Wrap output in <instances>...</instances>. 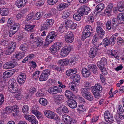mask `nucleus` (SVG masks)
Instances as JSON below:
<instances>
[{
    "instance_id": "nucleus-20",
    "label": "nucleus",
    "mask_w": 124,
    "mask_h": 124,
    "mask_svg": "<svg viewBox=\"0 0 124 124\" xmlns=\"http://www.w3.org/2000/svg\"><path fill=\"white\" fill-rule=\"evenodd\" d=\"M68 100L67 103L68 106L72 108H74L77 106V102L76 101L72 98Z\"/></svg>"
},
{
    "instance_id": "nucleus-37",
    "label": "nucleus",
    "mask_w": 124,
    "mask_h": 124,
    "mask_svg": "<svg viewBox=\"0 0 124 124\" xmlns=\"http://www.w3.org/2000/svg\"><path fill=\"white\" fill-rule=\"evenodd\" d=\"M65 94L69 99L73 98V96H74L73 93L70 90H66L65 92Z\"/></svg>"
},
{
    "instance_id": "nucleus-11",
    "label": "nucleus",
    "mask_w": 124,
    "mask_h": 124,
    "mask_svg": "<svg viewBox=\"0 0 124 124\" xmlns=\"http://www.w3.org/2000/svg\"><path fill=\"white\" fill-rule=\"evenodd\" d=\"M56 35L54 31H52L49 33L47 36L46 41L49 43H51L54 39L56 37Z\"/></svg>"
},
{
    "instance_id": "nucleus-60",
    "label": "nucleus",
    "mask_w": 124,
    "mask_h": 124,
    "mask_svg": "<svg viewBox=\"0 0 124 124\" xmlns=\"http://www.w3.org/2000/svg\"><path fill=\"white\" fill-rule=\"evenodd\" d=\"M117 18L119 20L124 21V13H119L118 15Z\"/></svg>"
},
{
    "instance_id": "nucleus-5",
    "label": "nucleus",
    "mask_w": 124,
    "mask_h": 124,
    "mask_svg": "<svg viewBox=\"0 0 124 124\" xmlns=\"http://www.w3.org/2000/svg\"><path fill=\"white\" fill-rule=\"evenodd\" d=\"M93 32V30L90 26L87 25L85 26L83 31L82 40H84L87 38L90 37L92 35Z\"/></svg>"
},
{
    "instance_id": "nucleus-12",
    "label": "nucleus",
    "mask_w": 124,
    "mask_h": 124,
    "mask_svg": "<svg viewBox=\"0 0 124 124\" xmlns=\"http://www.w3.org/2000/svg\"><path fill=\"white\" fill-rule=\"evenodd\" d=\"M65 41L68 43L72 42L74 40V36L73 33L71 31H69L65 34Z\"/></svg>"
},
{
    "instance_id": "nucleus-31",
    "label": "nucleus",
    "mask_w": 124,
    "mask_h": 124,
    "mask_svg": "<svg viewBox=\"0 0 124 124\" xmlns=\"http://www.w3.org/2000/svg\"><path fill=\"white\" fill-rule=\"evenodd\" d=\"M99 39V38H98L96 35H95L94 36L92 39V43L94 46H99V44L98 43Z\"/></svg>"
},
{
    "instance_id": "nucleus-6",
    "label": "nucleus",
    "mask_w": 124,
    "mask_h": 124,
    "mask_svg": "<svg viewBox=\"0 0 124 124\" xmlns=\"http://www.w3.org/2000/svg\"><path fill=\"white\" fill-rule=\"evenodd\" d=\"M91 12L90 8L85 5L82 6L78 10V12L82 16L84 15H87Z\"/></svg>"
},
{
    "instance_id": "nucleus-41",
    "label": "nucleus",
    "mask_w": 124,
    "mask_h": 124,
    "mask_svg": "<svg viewBox=\"0 0 124 124\" xmlns=\"http://www.w3.org/2000/svg\"><path fill=\"white\" fill-rule=\"evenodd\" d=\"M70 12L67 11H65L63 12L62 16L63 19H67L69 17L70 15Z\"/></svg>"
},
{
    "instance_id": "nucleus-57",
    "label": "nucleus",
    "mask_w": 124,
    "mask_h": 124,
    "mask_svg": "<svg viewBox=\"0 0 124 124\" xmlns=\"http://www.w3.org/2000/svg\"><path fill=\"white\" fill-rule=\"evenodd\" d=\"M45 22L51 27L54 23V21L53 19H49L46 20Z\"/></svg>"
},
{
    "instance_id": "nucleus-64",
    "label": "nucleus",
    "mask_w": 124,
    "mask_h": 124,
    "mask_svg": "<svg viewBox=\"0 0 124 124\" xmlns=\"http://www.w3.org/2000/svg\"><path fill=\"white\" fill-rule=\"evenodd\" d=\"M116 39V38H115V37H114L112 36L109 40V44L111 45L114 44L115 42Z\"/></svg>"
},
{
    "instance_id": "nucleus-16",
    "label": "nucleus",
    "mask_w": 124,
    "mask_h": 124,
    "mask_svg": "<svg viewBox=\"0 0 124 124\" xmlns=\"http://www.w3.org/2000/svg\"><path fill=\"white\" fill-rule=\"evenodd\" d=\"M26 79V75L21 73L17 78V81L20 84H22L24 83Z\"/></svg>"
},
{
    "instance_id": "nucleus-32",
    "label": "nucleus",
    "mask_w": 124,
    "mask_h": 124,
    "mask_svg": "<svg viewBox=\"0 0 124 124\" xmlns=\"http://www.w3.org/2000/svg\"><path fill=\"white\" fill-rule=\"evenodd\" d=\"M12 107V113L13 116L17 115L18 113V107L16 105H15Z\"/></svg>"
},
{
    "instance_id": "nucleus-48",
    "label": "nucleus",
    "mask_w": 124,
    "mask_h": 124,
    "mask_svg": "<svg viewBox=\"0 0 124 124\" xmlns=\"http://www.w3.org/2000/svg\"><path fill=\"white\" fill-rule=\"evenodd\" d=\"M28 47V45L26 44H23L21 45L20 47V49L21 50L26 51Z\"/></svg>"
},
{
    "instance_id": "nucleus-3",
    "label": "nucleus",
    "mask_w": 124,
    "mask_h": 124,
    "mask_svg": "<svg viewBox=\"0 0 124 124\" xmlns=\"http://www.w3.org/2000/svg\"><path fill=\"white\" fill-rule=\"evenodd\" d=\"M91 91L94 97L99 99L101 96L100 93L101 92L102 88L100 84H96L94 86L91 87Z\"/></svg>"
},
{
    "instance_id": "nucleus-26",
    "label": "nucleus",
    "mask_w": 124,
    "mask_h": 124,
    "mask_svg": "<svg viewBox=\"0 0 124 124\" xmlns=\"http://www.w3.org/2000/svg\"><path fill=\"white\" fill-rule=\"evenodd\" d=\"M69 87L74 93H76L78 92V89L76 88L75 84L73 82L70 83L69 84Z\"/></svg>"
},
{
    "instance_id": "nucleus-35",
    "label": "nucleus",
    "mask_w": 124,
    "mask_h": 124,
    "mask_svg": "<svg viewBox=\"0 0 124 124\" xmlns=\"http://www.w3.org/2000/svg\"><path fill=\"white\" fill-rule=\"evenodd\" d=\"M104 8V5L101 3L98 4L96 6L95 8V10L99 12H100L102 10H103Z\"/></svg>"
},
{
    "instance_id": "nucleus-17",
    "label": "nucleus",
    "mask_w": 124,
    "mask_h": 124,
    "mask_svg": "<svg viewBox=\"0 0 124 124\" xmlns=\"http://www.w3.org/2000/svg\"><path fill=\"white\" fill-rule=\"evenodd\" d=\"M64 99V96L62 94L56 95L54 96V101L57 104H59Z\"/></svg>"
},
{
    "instance_id": "nucleus-25",
    "label": "nucleus",
    "mask_w": 124,
    "mask_h": 124,
    "mask_svg": "<svg viewBox=\"0 0 124 124\" xmlns=\"http://www.w3.org/2000/svg\"><path fill=\"white\" fill-rule=\"evenodd\" d=\"M96 32L100 38H102L104 34V31L100 26L97 27Z\"/></svg>"
},
{
    "instance_id": "nucleus-1",
    "label": "nucleus",
    "mask_w": 124,
    "mask_h": 124,
    "mask_svg": "<svg viewBox=\"0 0 124 124\" xmlns=\"http://www.w3.org/2000/svg\"><path fill=\"white\" fill-rule=\"evenodd\" d=\"M7 26L11 27L9 33L10 37H12L18 31L20 27L19 23H15L14 19L10 18L8 20Z\"/></svg>"
},
{
    "instance_id": "nucleus-14",
    "label": "nucleus",
    "mask_w": 124,
    "mask_h": 124,
    "mask_svg": "<svg viewBox=\"0 0 124 124\" xmlns=\"http://www.w3.org/2000/svg\"><path fill=\"white\" fill-rule=\"evenodd\" d=\"M98 47L93 46L91 49L89 53V56L91 58H93L96 56L97 53L98 51Z\"/></svg>"
},
{
    "instance_id": "nucleus-21",
    "label": "nucleus",
    "mask_w": 124,
    "mask_h": 124,
    "mask_svg": "<svg viewBox=\"0 0 124 124\" xmlns=\"http://www.w3.org/2000/svg\"><path fill=\"white\" fill-rule=\"evenodd\" d=\"M81 72L83 76L85 77H88L91 74V72L90 70L86 68H83L81 70Z\"/></svg>"
},
{
    "instance_id": "nucleus-33",
    "label": "nucleus",
    "mask_w": 124,
    "mask_h": 124,
    "mask_svg": "<svg viewBox=\"0 0 124 124\" xmlns=\"http://www.w3.org/2000/svg\"><path fill=\"white\" fill-rule=\"evenodd\" d=\"M77 70L76 68L69 69L66 71V74L68 76H70L72 74H74L77 72Z\"/></svg>"
},
{
    "instance_id": "nucleus-45",
    "label": "nucleus",
    "mask_w": 124,
    "mask_h": 124,
    "mask_svg": "<svg viewBox=\"0 0 124 124\" xmlns=\"http://www.w3.org/2000/svg\"><path fill=\"white\" fill-rule=\"evenodd\" d=\"M39 102L40 104L44 106L46 105L47 104V100L44 98L40 99L39 100Z\"/></svg>"
},
{
    "instance_id": "nucleus-53",
    "label": "nucleus",
    "mask_w": 124,
    "mask_h": 124,
    "mask_svg": "<svg viewBox=\"0 0 124 124\" xmlns=\"http://www.w3.org/2000/svg\"><path fill=\"white\" fill-rule=\"evenodd\" d=\"M14 49L8 46L7 50L5 52V54L7 55H9L14 51Z\"/></svg>"
},
{
    "instance_id": "nucleus-55",
    "label": "nucleus",
    "mask_w": 124,
    "mask_h": 124,
    "mask_svg": "<svg viewBox=\"0 0 124 124\" xmlns=\"http://www.w3.org/2000/svg\"><path fill=\"white\" fill-rule=\"evenodd\" d=\"M117 44L120 46L123 45L124 43V40L121 37H118L117 38Z\"/></svg>"
},
{
    "instance_id": "nucleus-42",
    "label": "nucleus",
    "mask_w": 124,
    "mask_h": 124,
    "mask_svg": "<svg viewBox=\"0 0 124 124\" xmlns=\"http://www.w3.org/2000/svg\"><path fill=\"white\" fill-rule=\"evenodd\" d=\"M78 61V58L75 57H71L69 60L70 63L71 64H74L75 63L77 62Z\"/></svg>"
},
{
    "instance_id": "nucleus-39",
    "label": "nucleus",
    "mask_w": 124,
    "mask_h": 124,
    "mask_svg": "<svg viewBox=\"0 0 124 124\" xmlns=\"http://www.w3.org/2000/svg\"><path fill=\"white\" fill-rule=\"evenodd\" d=\"M36 91V89L34 87L31 88L29 90L28 93L27 95V97L28 98H30L32 95Z\"/></svg>"
},
{
    "instance_id": "nucleus-62",
    "label": "nucleus",
    "mask_w": 124,
    "mask_h": 124,
    "mask_svg": "<svg viewBox=\"0 0 124 124\" xmlns=\"http://www.w3.org/2000/svg\"><path fill=\"white\" fill-rule=\"evenodd\" d=\"M8 71H5L3 73V77L4 78H9L11 76Z\"/></svg>"
},
{
    "instance_id": "nucleus-58",
    "label": "nucleus",
    "mask_w": 124,
    "mask_h": 124,
    "mask_svg": "<svg viewBox=\"0 0 124 124\" xmlns=\"http://www.w3.org/2000/svg\"><path fill=\"white\" fill-rule=\"evenodd\" d=\"M61 108L64 113H68L69 111L68 108L67 107L63 105H61L60 106Z\"/></svg>"
},
{
    "instance_id": "nucleus-15",
    "label": "nucleus",
    "mask_w": 124,
    "mask_h": 124,
    "mask_svg": "<svg viewBox=\"0 0 124 124\" xmlns=\"http://www.w3.org/2000/svg\"><path fill=\"white\" fill-rule=\"evenodd\" d=\"M24 117L33 124H38V121L36 119L35 117L33 115H25Z\"/></svg>"
},
{
    "instance_id": "nucleus-61",
    "label": "nucleus",
    "mask_w": 124,
    "mask_h": 124,
    "mask_svg": "<svg viewBox=\"0 0 124 124\" xmlns=\"http://www.w3.org/2000/svg\"><path fill=\"white\" fill-rule=\"evenodd\" d=\"M8 13V10L7 8L3 9L1 10V15L3 16L7 15Z\"/></svg>"
},
{
    "instance_id": "nucleus-36",
    "label": "nucleus",
    "mask_w": 124,
    "mask_h": 124,
    "mask_svg": "<svg viewBox=\"0 0 124 124\" xmlns=\"http://www.w3.org/2000/svg\"><path fill=\"white\" fill-rule=\"evenodd\" d=\"M117 6L119 11H123L124 9V2L123 1L119 2L118 3Z\"/></svg>"
},
{
    "instance_id": "nucleus-28",
    "label": "nucleus",
    "mask_w": 124,
    "mask_h": 124,
    "mask_svg": "<svg viewBox=\"0 0 124 124\" xmlns=\"http://www.w3.org/2000/svg\"><path fill=\"white\" fill-rule=\"evenodd\" d=\"M69 62V60L67 59L60 60L58 62L59 64L62 66H66Z\"/></svg>"
},
{
    "instance_id": "nucleus-19",
    "label": "nucleus",
    "mask_w": 124,
    "mask_h": 124,
    "mask_svg": "<svg viewBox=\"0 0 124 124\" xmlns=\"http://www.w3.org/2000/svg\"><path fill=\"white\" fill-rule=\"evenodd\" d=\"M24 29L28 32H30L34 31V28L35 25L34 24L31 25L29 23H26Z\"/></svg>"
},
{
    "instance_id": "nucleus-51",
    "label": "nucleus",
    "mask_w": 124,
    "mask_h": 124,
    "mask_svg": "<svg viewBox=\"0 0 124 124\" xmlns=\"http://www.w3.org/2000/svg\"><path fill=\"white\" fill-rule=\"evenodd\" d=\"M106 28L108 30H109L112 28L111 24V21L109 20H108L107 21L106 24Z\"/></svg>"
},
{
    "instance_id": "nucleus-10",
    "label": "nucleus",
    "mask_w": 124,
    "mask_h": 124,
    "mask_svg": "<svg viewBox=\"0 0 124 124\" xmlns=\"http://www.w3.org/2000/svg\"><path fill=\"white\" fill-rule=\"evenodd\" d=\"M48 91L51 94L54 95L61 92L62 90L61 88L57 86H54L49 88Z\"/></svg>"
},
{
    "instance_id": "nucleus-49",
    "label": "nucleus",
    "mask_w": 124,
    "mask_h": 124,
    "mask_svg": "<svg viewBox=\"0 0 124 124\" xmlns=\"http://www.w3.org/2000/svg\"><path fill=\"white\" fill-rule=\"evenodd\" d=\"M68 5L67 3H63L60 4L58 6L59 8L61 10H62L68 7Z\"/></svg>"
},
{
    "instance_id": "nucleus-40",
    "label": "nucleus",
    "mask_w": 124,
    "mask_h": 124,
    "mask_svg": "<svg viewBox=\"0 0 124 124\" xmlns=\"http://www.w3.org/2000/svg\"><path fill=\"white\" fill-rule=\"evenodd\" d=\"M89 89L85 88H83L81 89V94L83 97L88 93L89 92L88 90Z\"/></svg>"
},
{
    "instance_id": "nucleus-9",
    "label": "nucleus",
    "mask_w": 124,
    "mask_h": 124,
    "mask_svg": "<svg viewBox=\"0 0 124 124\" xmlns=\"http://www.w3.org/2000/svg\"><path fill=\"white\" fill-rule=\"evenodd\" d=\"M72 47L69 45H67L64 47L62 49L60 55L62 56L67 55L71 50Z\"/></svg>"
},
{
    "instance_id": "nucleus-38",
    "label": "nucleus",
    "mask_w": 124,
    "mask_h": 124,
    "mask_svg": "<svg viewBox=\"0 0 124 124\" xmlns=\"http://www.w3.org/2000/svg\"><path fill=\"white\" fill-rule=\"evenodd\" d=\"M67 121L65 122V123H61V124H73L74 122V120L69 115L67 116Z\"/></svg>"
},
{
    "instance_id": "nucleus-29",
    "label": "nucleus",
    "mask_w": 124,
    "mask_h": 124,
    "mask_svg": "<svg viewBox=\"0 0 124 124\" xmlns=\"http://www.w3.org/2000/svg\"><path fill=\"white\" fill-rule=\"evenodd\" d=\"M70 78L74 82H78L80 79V77L79 75L75 74L72 75Z\"/></svg>"
},
{
    "instance_id": "nucleus-30",
    "label": "nucleus",
    "mask_w": 124,
    "mask_h": 124,
    "mask_svg": "<svg viewBox=\"0 0 124 124\" xmlns=\"http://www.w3.org/2000/svg\"><path fill=\"white\" fill-rule=\"evenodd\" d=\"M33 16L34 15L33 13L28 15L27 16V19L25 20V23H30L33 20Z\"/></svg>"
},
{
    "instance_id": "nucleus-34",
    "label": "nucleus",
    "mask_w": 124,
    "mask_h": 124,
    "mask_svg": "<svg viewBox=\"0 0 124 124\" xmlns=\"http://www.w3.org/2000/svg\"><path fill=\"white\" fill-rule=\"evenodd\" d=\"M37 109L36 107H33L31 110V112L36 115L38 119H39L41 118V116L39 115L40 114V113L37 111Z\"/></svg>"
},
{
    "instance_id": "nucleus-22",
    "label": "nucleus",
    "mask_w": 124,
    "mask_h": 124,
    "mask_svg": "<svg viewBox=\"0 0 124 124\" xmlns=\"http://www.w3.org/2000/svg\"><path fill=\"white\" fill-rule=\"evenodd\" d=\"M27 2V0H18L16 2V5L18 8L23 7Z\"/></svg>"
},
{
    "instance_id": "nucleus-27",
    "label": "nucleus",
    "mask_w": 124,
    "mask_h": 124,
    "mask_svg": "<svg viewBox=\"0 0 124 124\" xmlns=\"http://www.w3.org/2000/svg\"><path fill=\"white\" fill-rule=\"evenodd\" d=\"M42 38L41 37H37L36 39L34 40V42L38 47H40L43 43V40L41 39Z\"/></svg>"
},
{
    "instance_id": "nucleus-8",
    "label": "nucleus",
    "mask_w": 124,
    "mask_h": 124,
    "mask_svg": "<svg viewBox=\"0 0 124 124\" xmlns=\"http://www.w3.org/2000/svg\"><path fill=\"white\" fill-rule=\"evenodd\" d=\"M50 70L48 69L44 70L39 78V80L41 81L46 80L48 78V76L50 75Z\"/></svg>"
},
{
    "instance_id": "nucleus-7",
    "label": "nucleus",
    "mask_w": 124,
    "mask_h": 124,
    "mask_svg": "<svg viewBox=\"0 0 124 124\" xmlns=\"http://www.w3.org/2000/svg\"><path fill=\"white\" fill-rule=\"evenodd\" d=\"M62 44V42L55 43L50 47V50L52 53H55L61 48Z\"/></svg>"
},
{
    "instance_id": "nucleus-46",
    "label": "nucleus",
    "mask_w": 124,
    "mask_h": 124,
    "mask_svg": "<svg viewBox=\"0 0 124 124\" xmlns=\"http://www.w3.org/2000/svg\"><path fill=\"white\" fill-rule=\"evenodd\" d=\"M8 43V39H5L1 40L0 42V44L1 45L4 46L7 45Z\"/></svg>"
},
{
    "instance_id": "nucleus-23",
    "label": "nucleus",
    "mask_w": 124,
    "mask_h": 124,
    "mask_svg": "<svg viewBox=\"0 0 124 124\" xmlns=\"http://www.w3.org/2000/svg\"><path fill=\"white\" fill-rule=\"evenodd\" d=\"M88 69L95 74L98 73V68L96 65L94 64H90L88 66Z\"/></svg>"
},
{
    "instance_id": "nucleus-59",
    "label": "nucleus",
    "mask_w": 124,
    "mask_h": 124,
    "mask_svg": "<svg viewBox=\"0 0 124 124\" xmlns=\"http://www.w3.org/2000/svg\"><path fill=\"white\" fill-rule=\"evenodd\" d=\"M40 73V71H37L33 73V77L35 79H37L39 78V74Z\"/></svg>"
},
{
    "instance_id": "nucleus-52",
    "label": "nucleus",
    "mask_w": 124,
    "mask_h": 124,
    "mask_svg": "<svg viewBox=\"0 0 124 124\" xmlns=\"http://www.w3.org/2000/svg\"><path fill=\"white\" fill-rule=\"evenodd\" d=\"M80 15L79 14H75L73 15V18L77 21H79L81 18Z\"/></svg>"
},
{
    "instance_id": "nucleus-54",
    "label": "nucleus",
    "mask_w": 124,
    "mask_h": 124,
    "mask_svg": "<svg viewBox=\"0 0 124 124\" xmlns=\"http://www.w3.org/2000/svg\"><path fill=\"white\" fill-rule=\"evenodd\" d=\"M13 58L12 60L13 61H15L16 62V61L17 60L21 59L20 54H16L15 55H14Z\"/></svg>"
},
{
    "instance_id": "nucleus-44",
    "label": "nucleus",
    "mask_w": 124,
    "mask_h": 124,
    "mask_svg": "<svg viewBox=\"0 0 124 124\" xmlns=\"http://www.w3.org/2000/svg\"><path fill=\"white\" fill-rule=\"evenodd\" d=\"M84 97L89 101H92L93 99V96L90 92Z\"/></svg>"
},
{
    "instance_id": "nucleus-63",
    "label": "nucleus",
    "mask_w": 124,
    "mask_h": 124,
    "mask_svg": "<svg viewBox=\"0 0 124 124\" xmlns=\"http://www.w3.org/2000/svg\"><path fill=\"white\" fill-rule=\"evenodd\" d=\"M105 120L108 123L111 124L113 123L114 121L113 117L111 116L108 117V118Z\"/></svg>"
},
{
    "instance_id": "nucleus-50",
    "label": "nucleus",
    "mask_w": 124,
    "mask_h": 124,
    "mask_svg": "<svg viewBox=\"0 0 124 124\" xmlns=\"http://www.w3.org/2000/svg\"><path fill=\"white\" fill-rule=\"evenodd\" d=\"M110 53V54H111V55L115 58H116L117 59L119 58V56L117 55V53L115 50H112Z\"/></svg>"
},
{
    "instance_id": "nucleus-4",
    "label": "nucleus",
    "mask_w": 124,
    "mask_h": 124,
    "mask_svg": "<svg viewBox=\"0 0 124 124\" xmlns=\"http://www.w3.org/2000/svg\"><path fill=\"white\" fill-rule=\"evenodd\" d=\"M107 63L106 59L103 57L101 58V60L98 62L97 63V66L100 69L102 74L105 75L107 74V71L105 67V65H106Z\"/></svg>"
},
{
    "instance_id": "nucleus-43",
    "label": "nucleus",
    "mask_w": 124,
    "mask_h": 124,
    "mask_svg": "<svg viewBox=\"0 0 124 124\" xmlns=\"http://www.w3.org/2000/svg\"><path fill=\"white\" fill-rule=\"evenodd\" d=\"M51 27L48 25L47 23L45 22L42 25L41 29L42 30H47L50 28Z\"/></svg>"
},
{
    "instance_id": "nucleus-56",
    "label": "nucleus",
    "mask_w": 124,
    "mask_h": 124,
    "mask_svg": "<svg viewBox=\"0 0 124 124\" xmlns=\"http://www.w3.org/2000/svg\"><path fill=\"white\" fill-rule=\"evenodd\" d=\"M42 16V15L41 12H37L35 15V17L34 19L35 20H38Z\"/></svg>"
},
{
    "instance_id": "nucleus-2",
    "label": "nucleus",
    "mask_w": 124,
    "mask_h": 124,
    "mask_svg": "<svg viewBox=\"0 0 124 124\" xmlns=\"http://www.w3.org/2000/svg\"><path fill=\"white\" fill-rule=\"evenodd\" d=\"M8 88L9 91L13 93H15L18 90V85L16 80L12 78L10 80L8 84Z\"/></svg>"
},
{
    "instance_id": "nucleus-13",
    "label": "nucleus",
    "mask_w": 124,
    "mask_h": 124,
    "mask_svg": "<svg viewBox=\"0 0 124 124\" xmlns=\"http://www.w3.org/2000/svg\"><path fill=\"white\" fill-rule=\"evenodd\" d=\"M17 64L16 62L12 60L6 63L3 66V67L5 69L12 68L17 66Z\"/></svg>"
},
{
    "instance_id": "nucleus-24",
    "label": "nucleus",
    "mask_w": 124,
    "mask_h": 124,
    "mask_svg": "<svg viewBox=\"0 0 124 124\" xmlns=\"http://www.w3.org/2000/svg\"><path fill=\"white\" fill-rule=\"evenodd\" d=\"M118 19L115 18L113 19L112 21V29L113 31H115L117 26L119 25V22Z\"/></svg>"
},
{
    "instance_id": "nucleus-18",
    "label": "nucleus",
    "mask_w": 124,
    "mask_h": 124,
    "mask_svg": "<svg viewBox=\"0 0 124 124\" xmlns=\"http://www.w3.org/2000/svg\"><path fill=\"white\" fill-rule=\"evenodd\" d=\"M44 113L45 116L48 118L55 120L57 119L54 113L51 111L46 110L45 111Z\"/></svg>"
},
{
    "instance_id": "nucleus-47",
    "label": "nucleus",
    "mask_w": 124,
    "mask_h": 124,
    "mask_svg": "<svg viewBox=\"0 0 124 124\" xmlns=\"http://www.w3.org/2000/svg\"><path fill=\"white\" fill-rule=\"evenodd\" d=\"M12 107L11 106L8 107L5 109V111L4 112V115L5 113L7 114L9 113L10 112L12 113Z\"/></svg>"
}]
</instances>
